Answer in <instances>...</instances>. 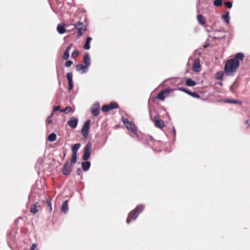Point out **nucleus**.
<instances>
[{"instance_id": "nucleus-32", "label": "nucleus", "mask_w": 250, "mask_h": 250, "mask_svg": "<svg viewBox=\"0 0 250 250\" xmlns=\"http://www.w3.org/2000/svg\"><path fill=\"white\" fill-rule=\"evenodd\" d=\"M69 52L64 51L63 52V59L64 60H67L69 58Z\"/></svg>"}, {"instance_id": "nucleus-36", "label": "nucleus", "mask_w": 250, "mask_h": 250, "mask_svg": "<svg viewBox=\"0 0 250 250\" xmlns=\"http://www.w3.org/2000/svg\"><path fill=\"white\" fill-rule=\"evenodd\" d=\"M78 54H79L78 51L76 49H75L74 50H73V51L72 52V53L71 54V57L72 58H74L78 56Z\"/></svg>"}, {"instance_id": "nucleus-25", "label": "nucleus", "mask_w": 250, "mask_h": 250, "mask_svg": "<svg viewBox=\"0 0 250 250\" xmlns=\"http://www.w3.org/2000/svg\"><path fill=\"white\" fill-rule=\"evenodd\" d=\"M108 105L110 110L113 109L119 108V107L118 104L114 102L110 103Z\"/></svg>"}, {"instance_id": "nucleus-2", "label": "nucleus", "mask_w": 250, "mask_h": 250, "mask_svg": "<svg viewBox=\"0 0 250 250\" xmlns=\"http://www.w3.org/2000/svg\"><path fill=\"white\" fill-rule=\"evenodd\" d=\"M144 209V206L143 205L137 206L132 211L129 212L128 215V218L126 219V223L129 224L130 220H135L139 214L141 213Z\"/></svg>"}, {"instance_id": "nucleus-13", "label": "nucleus", "mask_w": 250, "mask_h": 250, "mask_svg": "<svg viewBox=\"0 0 250 250\" xmlns=\"http://www.w3.org/2000/svg\"><path fill=\"white\" fill-rule=\"evenodd\" d=\"M78 120L76 117H73L67 122V124L72 128H75L78 125Z\"/></svg>"}, {"instance_id": "nucleus-1", "label": "nucleus", "mask_w": 250, "mask_h": 250, "mask_svg": "<svg viewBox=\"0 0 250 250\" xmlns=\"http://www.w3.org/2000/svg\"><path fill=\"white\" fill-rule=\"evenodd\" d=\"M244 59L242 53H237L234 57L227 61L225 65V73L227 76H233L240 65V62Z\"/></svg>"}, {"instance_id": "nucleus-3", "label": "nucleus", "mask_w": 250, "mask_h": 250, "mask_svg": "<svg viewBox=\"0 0 250 250\" xmlns=\"http://www.w3.org/2000/svg\"><path fill=\"white\" fill-rule=\"evenodd\" d=\"M122 121L125 127L132 133V137L138 138V135L137 134V128L135 125L132 122L128 121V120L124 117L122 118Z\"/></svg>"}, {"instance_id": "nucleus-15", "label": "nucleus", "mask_w": 250, "mask_h": 250, "mask_svg": "<svg viewBox=\"0 0 250 250\" xmlns=\"http://www.w3.org/2000/svg\"><path fill=\"white\" fill-rule=\"evenodd\" d=\"M155 125L156 127L162 128L164 126V123L162 120L157 119V117H154Z\"/></svg>"}, {"instance_id": "nucleus-49", "label": "nucleus", "mask_w": 250, "mask_h": 250, "mask_svg": "<svg viewBox=\"0 0 250 250\" xmlns=\"http://www.w3.org/2000/svg\"><path fill=\"white\" fill-rule=\"evenodd\" d=\"M54 112H53V110L49 117L51 118L54 115Z\"/></svg>"}, {"instance_id": "nucleus-20", "label": "nucleus", "mask_w": 250, "mask_h": 250, "mask_svg": "<svg viewBox=\"0 0 250 250\" xmlns=\"http://www.w3.org/2000/svg\"><path fill=\"white\" fill-rule=\"evenodd\" d=\"M81 146V145L79 143L74 144L72 147V154H77V151Z\"/></svg>"}, {"instance_id": "nucleus-26", "label": "nucleus", "mask_w": 250, "mask_h": 250, "mask_svg": "<svg viewBox=\"0 0 250 250\" xmlns=\"http://www.w3.org/2000/svg\"><path fill=\"white\" fill-rule=\"evenodd\" d=\"M57 139V136L54 133H52L48 137V140L50 142H54Z\"/></svg>"}, {"instance_id": "nucleus-11", "label": "nucleus", "mask_w": 250, "mask_h": 250, "mask_svg": "<svg viewBox=\"0 0 250 250\" xmlns=\"http://www.w3.org/2000/svg\"><path fill=\"white\" fill-rule=\"evenodd\" d=\"M171 91H172V90L171 89H165L163 90H162L160 92L158 93V94L157 96V98L160 100L163 101L166 97V96H165L164 95Z\"/></svg>"}, {"instance_id": "nucleus-27", "label": "nucleus", "mask_w": 250, "mask_h": 250, "mask_svg": "<svg viewBox=\"0 0 250 250\" xmlns=\"http://www.w3.org/2000/svg\"><path fill=\"white\" fill-rule=\"evenodd\" d=\"M223 20L228 24L229 23V12L227 13L225 15L222 16Z\"/></svg>"}, {"instance_id": "nucleus-42", "label": "nucleus", "mask_w": 250, "mask_h": 250, "mask_svg": "<svg viewBox=\"0 0 250 250\" xmlns=\"http://www.w3.org/2000/svg\"><path fill=\"white\" fill-rule=\"evenodd\" d=\"M37 248V245L35 244H33L31 246L30 250H35Z\"/></svg>"}, {"instance_id": "nucleus-55", "label": "nucleus", "mask_w": 250, "mask_h": 250, "mask_svg": "<svg viewBox=\"0 0 250 250\" xmlns=\"http://www.w3.org/2000/svg\"><path fill=\"white\" fill-rule=\"evenodd\" d=\"M222 1H223V0H221Z\"/></svg>"}, {"instance_id": "nucleus-31", "label": "nucleus", "mask_w": 250, "mask_h": 250, "mask_svg": "<svg viewBox=\"0 0 250 250\" xmlns=\"http://www.w3.org/2000/svg\"><path fill=\"white\" fill-rule=\"evenodd\" d=\"M213 4L215 6H220L222 4V1L221 0H214Z\"/></svg>"}, {"instance_id": "nucleus-38", "label": "nucleus", "mask_w": 250, "mask_h": 250, "mask_svg": "<svg viewBox=\"0 0 250 250\" xmlns=\"http://www.w3.org/2000/svg\"><path fill=\"white\" fill-rule=\"evenodd\" d=\"M46 203H47V207H48L49 208V211H51L52 210V208L51 207V201L50 200H47Z\"/></svg>"}, {"instance_id": "nucleus-23", "label": "nucleus", "mask_w": 250, "mask_h": 250, "mask_svg": "<svg viewBox=\"0 0 250 250\" xmlns=\"http://www.w3.org/2000/svg\"><path fill=\"white\" fill-rule=\"evenodd\" d=\"M57 31L60 34H63L65 32V29L64 26L62 25H61V24H59L57 26Z\"/></svg>"}, {"instance_id": "nucleus-30", "label": "nucleus", "mask_w": 250, "mask_h": 250, "mask_svg": "<svg viewBox=\"0 0 250 250\" xmlns=\"http://www.w3.org/2000/svg\"><path fill=\"white\" fill-rule=\"evenodd\" d=\"M101 109H102V111L104 112H107L110 110L108 104L104 105L102 107Z\"/></svg>"}, {"instance_id": "nucleus-5", "label": "nucleus", "mask_w": 250, "mask_h": 250, "mask_svg": "<svg viewBox=\"0 0 250 250\" xmlns=\"http://www.w3.org/2000/svg\"><path fill=\"white\" fill-rule=\"evenodd\" d=\"M90 121L87 120L83 126L81 133L83 137L85 138H87L88 135L89 130L90 128Z\"/></svg>"}, {"instance_id": "nucleus-22", "label": "nucleus", "mask_w": 250, "mask_h": 250, "mask_svg": "<svg viewBox=\"0 0 250 250\" xmlns=\"http://www.w3.org/2000/svg\"><path fill=\"white\" fill-rule=\"evenodd\" d=\"M186 85L188 86H194L196 84V83L190 78H188L186 81Z\"/></svg>"}, {"instance_id": "nucleus-18", "label": "nucleus", "mask_w": 250, "mask_h": 250, "mask_svg": "<svg viewBox=\"0 0 250 250\" xmlns=\"http://www.w3.org/2000/svg\"><path fill=\"white\" fill-rule=\"evenodd\" d=\"M61 210L62 212L64 213H67L68 210V200H65L62 202L61 207Z\"/></svg>"}, {"instance_id": "nucleus-4", "label": "nucleus", "mask_w": 250, "mask_h": 250, "mask_svg": "<svg viewBox=\"0 0 250 250\" xmlns=\"http://www.w3.org/2000/svg\"><path fill=\"white\" fill-rule=\"evenodd\" d=\"M92 151V144L88 142L84 148V153L83 156V159L84 161L87 160L91 153Z\"/></svg>"}, {"instance_id": "nucleus-17", "label": "nucleus", "mask_w": 250, "mask_h": 250, "mask_svg": "<svg viewBox=\"0 0 250 250\" xmlns=\"http://www.w3.org/2000/svg\"><path fill=\"white\" fill-rule=\"evenodd\" d=\"M225 103H229V104H236L241 105L242 104V102L239 100L231 99H227L224 101Z\"/></svg>"}, {"instance_id": "nucleus-48", "label": "nucleus", "mask_w": 250, "mask_h": 250, "mask_svg": "<svg viewBox=\"0 0 250 250\" xmlns=\"http://www.w3.org/2000/svg\"><path fill=\"white\" fill-rule=\"evenodd\" d=\"M54 112H53V110L49 117L51 118L54 115Z\"/></svg>"}, {"instance_id": "nucleus-51", "label": "nucleus", "mask_w": 250, "mask_h": 250, "mask_svg": "<svg viewBox=\"0 0 250 250\" xmlns=\"http://www.w3.org/2000/svg\"><path fill=\"white\" fill-rule=\"evenodd\" d=\"M172 131H173V134L174 135H175V134H176V130H175V129L174 127L173 128Z\"/></svg>"}, {"instance_id": "nucleus-46", "label": "nucleus", "mask_w": 250, "mask_h": 250, "mask_svg": "<svg viewBox=\"0 0 250 250\" xmlns=\"http://www.w3.org/2000/svg\"><path fill=\"white\" fill-rule=\"evenodd\" d=\"M82 173V170L80 168H78L77 170V174L79 175H80Z\"/></svg>"}, {"instance_id": "nucleus-12", "label": "nucleus", "mask_w": 250, "mask_h": 250, "mask_svg": "<svg viewBox=\"0 0 250 250\" xmlns=\"http://www.w3.org/2000/svg\"><path fill=\"white\" fill-rule=\"evenodd\" d=\"M73 74L72 72H68L66 74V78L68 82V90L71 91L73 88Z\"/></svg>"}, {"instance_id": "nucleus-10", "label": "nucleus", "mask_w": 250, "mask_h": 250, "mask_svg": "<svg viewBox=\"0 0 250 250\" xmlns=\"http://www.w3.org/2000/svg\"><path fill=\"white\" fill-rule=\"evenodd\" d=\"M192 69L194 72H199L201 71V66L200 64V60L199 59H195L194 60Z\"/></svg>"}, {"instance_id": "nucleus-40", "label": "nucleus", "mask_w": 250, "mask_h": 250, "mask_svg": "<svg viewBox=\"0 0 250 250\" xmlns=\"http://www.w3.org/2000/svg\"><path fill=\"white\" fill-rule=\"evenodd\" d=\"M237 87V85H235V83H234L229 87V89L231 91L234 92L235 88Z\"/></svg>"}, {"instance_id": "nucleus-37", "label": "nucleus", "mask_w": 250, "mask_h": 250, "mask_svg": "<svg viewBox=\"0 0 250 250\" xmlns=\"http://www.w3.org/2000/svg\"><path fill=\"white\" fill-rule=\"evenodd\" d=\"M225 5L229 8L232 7V3L229 1H228L225 2Z\"/></svg>"}, {"instance_id": "nucleus-7", "label": "nucleus", "mask_w": 250, "mask_h": 250, "mask_svg": "<svg viewBox=\"0 0 250 250\" xmlns=\"http://www.w3.org/2000/svg\"><path fill=\"white\" fill-rule=\"evenodd\" d=\"M72 165H71L69 162H66L65 163L62 169V172L64 175H68L70 174L72 170Z\"/></svg>"}, {"instance_id": "nucleus-34", "label": "nucleus", "mask_w": 250, "mask_h": 250, "mask_svg": "<svg viewBox=\"0 0 250 250\" xmlns=\"http://www.w3.org/2000/svg\"><path fill=\"white\" fill-rule=\"evenodd\" d=\"M189 95L194 98H199L200 97L198 94L194 92L190 91Z\"/></svg>"}, {"instance_id": "nucleus-54", "label": "nucleus", "mask_w": 250, "mask_h": 250, "mask_svg": "<svg viewBox=\"0 0 250 250\" xmlns=\"http://www.w3.org/2000/svg\"><path fill=\"white\" fill-rule=\"evenodd\" d=\"M219 84L221 85H223V83H220Z\"/></svg>"}, {"instance_id": "nucleus-9", "label": "nucleus", "mask_w": 250, "mask_h": 250, "mask_svg": "<svg viewBox=\"0 0 250 250\" xmlns=\"http://www.w3.org/2000/svg\"><path fill=\"white\" fill-rule=\"evenodd\" d=\"M88 67L86 65H83L82 64L79 63L76 65V70L78 72L81 71L82 73H86L88 71Z\"/></svg>"}, {"instance_id": "nucleus-29", "label": "nucleus", "mask_w": 250, "mask_h": 250, "mask_svg": "<svg viewBox=\"0 0 250 250\" xmlns=\"http://www.w3.org/2000/svg\"><path fill=\"white\" fill-rule=\"evenodd\" d=\"M77 154H72L71 158V162L70 163L72 165L73 164H74L76 161H77Z\"/></svg>"}, {"instance_id": "nucleus-35", "label": "nucleus", "mask_w": 250, "mask_h": 250, "mask_svg": "<svg viewBox=\"0 0 250 250\" xmlns=\"http://www.w3.org/2000/svg\"><path fill=\"white\" fill-rule=\"evenodd\" d=\"M178 89L180 91H183V92H185V93L188 94L189 95L190 91H189V90L187 89V88H185V87H179L178 88Z\"/></svg>"}, {"instance_id": "nucleus-8", "label": "nucleus", "mask_w": 250, "mask_h": 250, "mask_svg": "<svg viewBox=\"0 0 250 250\" xmlns=\"http://www.w3.org/2000/svg\"><path fill=\"white\" fill-rule=\"evenodd\" d=\"M91 112L94 116H97L100 112V104L98 103L94 104L91 107Z\"/></svg>"}, {"instance_id": "nucleus-6", "label": "nucleus", "mask_w": 250, "mask_h": 250, "mask_svg": "<svg viewBox=\"0 0 250 250\" xmlns=\"http://www.w3.org/2000/svg\"><path fill=\"white\" fill-rule=\"evenodd\" d=\"M75 27L78 30V36L81 37L83 35V31H85L86 28L83 23L81 22H77L74 24Z\"/></svg>"}, {"instance_id": "nucleus-14", "label": "nucleus", "mask_w": 250, "mask_h": 250, "mask_svg": "<svg viewBox=\"0 0 250 250\" xmlns=\"http://www.w3.org/2000/svg\"><path fill=\"white\" fill-rule=\"evenodd\" d=\"M83 63L85 65L89 67L91 65V59L88 53H85L83 56Z\"/></svg>"}, {"instance_id": "nucleus-44", "label": "nucleus", "mask_w": 250, "mask_h": 250, "mask_svg": "<svg viewBox=\"0 0 250 250\" xmlns=\"http://www.w3.org/2000/svg\"><path fill=\"white\" fill-rule=\"evenodd\" d=\"M206 30L208 32H210L211 31V27L209 26H206Z\"/></svg>"}, {"instance_id": "nucleus-50", "label": "nucleus", "mask_w": 250, "mask_h": 250, "mask_svg": "<svg viewBox=\"0 0 250 250\" xmlns=\"http://www.w3.org/2000/svg\"><path fill=\"white\" fill-rule=\"evenodd\" d=\"M54 112H53V110L49 117L51 118L54 115Z\"/></svg>"}, {"instance_id": "nucleus-45", "label": "nucleus", "mask_w": 250, "mask_h": 250, "mask_svg": "<svg viewBox=\"0 0 250 250\" xmlns=\"http://www.w3.org/2000/svg\"><path fill=\"white\" fill-rule=\"evenodd\" d=\"M37 162L40 164H42V163L43 162V158L42 157L38 158Z\"/></svg>"}, {"instance_id": "nucleus-52", "label": "nucleus", "mask_w": 250, "mask_h": 250, "mask_svg": "<svg viewBox=\"0 0 250 250\" xmlns=\"http://www.w3.org/2000/svg\"><path fill=\"white\" fill-rule=\"evenodd\" d=\"M246 124L250 125V119L248 120H247Z\"/></svg>"}, {"instance_id": "nucleus-53", "label": "nucleus", "mask_w": 250, "mask_h": 250, "mask_svg": "<svg viewBox=\"0 0 250 250\" xmlns=\"http://www.w3.org/2000/svg\"><path fill=\"white\" fill-rule=\"evenodd\" d=\"M222 30H216V32H222ZM223 32H224V31H223Z\"/></svg>"}, {"instance_id": "nucleus-47", "label": "nucleus", "mask_w": 250, "mask_h": 250, "mask_svg": "<svg viewBox=\"0 0 250 250\" xmlns=\"http://www.w3.org/2000/svg\"><path fill=\"white\" fill-rule=\"evenodd\" d=\"M46 123L47 124H51L52 123V121L51 120V118L48 117L47 118Z\"/></svg>"}, {"instance_id": "nucleus-24", "label": "nucleus", "mask_w": 250, "mask_h": 250, "mask_svg": "<svg viewBox=\"0 0 250 250\" xmlns=\"http://www.w3.org/2000/svg\"><path fill=\"white\" fill-rule=\"evenodd\" d=\"M224 75L223 71H218L216 73L215 78L217 80H223Z\"/></svg>"}, {"instance_id": "nucleus-21", "label": "nucleus", "mask_w": 250, "mask_h": 250, "mask_svg": "<svg viewBox=\"0 0 250 250\" xmlns=\"http://www.w3.org/2000/svg\"><path fill=\"white\" fill-rule=\"evenodd\" d=\"M197 19L199 24L204 25L206 23L205 18L202 15H198Z\"/></svg>"}, {"instance_id": "nucleus-28", "label": "nucleus", "mask_w": 250, "mask_h": 250, "mask_svg": "<svg viewBox=\"0 0 250 250\" xmlns=\"http://www.w3.org/2000/svg\"><path fill=\"white\" fill-rule=\"evenodd\" d=\"M71 111L73 112L72 107L70 106H67L64 109L60 110L61 112H63L65 114H67L69 112H71Z\"/></svg>"}, {"instance_id": "nucleus-19", "label": "nucleus", "mask_w": 250, "mask_h": 250, "mask_svg": "<svg viewBox=\"0 0 250 250\" xmlns=\"http://www.w3.org/2000/svg\"><path fill=\"white\" fill-rule=\"evenodd\" d=\"M91 40H92V38H91L90 37H88L86 38L85 44L83 46V48L84 49L88 50L90 49V42L91 41Z\"/></svg>"}, {"instance_id": "nucleus-16", "label": "nucleus", "mask_w": 250, "mask_h": 250, "mask_svg": "<svg viewBox=\"0 0 250 250\" xmlns=\"http://www.w3.org/2000/svg\"><path fill=\"white\" fill-rule=\"evenodd\" d=\"M81 165L83 170L84 171H86L90 168V162L86 160V161L82 162Z\"/></svg>"}, {"instance_id": "nucleus-33", "label": "nucleus", "mask_w": 250, "mask_h": 250, "mask_svg": "<svg viewBox=\"0 0 250 250\" xmlns=\"http://www.w3.org/2000/svg\"><path fill=\"white\" fill-rule=\"evenodd\" d=\"M38 211V209L37 208L36 206L35 205L32 208H31L30 210V212L31 213L35 214Z\"/></svg>"}, {"instance_id": "nucleus-39", "label": "nucleus", "mask_w": 250, "mask_h": 250, "mask_svg": "<svg viewBox=\"0 0 250 250\" xmlns=\"http://www.w3.org/2000/svg\"><path fill=\"white\" fill-rule=\"evenodd\" d=\"M73 64V62L71 61H67L65 63V65L67 67H70Z\"/></svg>"}, {"instance_id": "nucleus-43", "label": "nucleus", "mask_w": 250, "mask_h": 250, "mask_svg": "<svg viewBox=\"0 0 250 250\" xmlns=\"http://www.w3.org/2000/svg\"><path fill=\"white\" fill-rule=\"evenodd\" d=\"M59 110H61L60 109V106L59 105H57V106H56L54 107V109H53V112H55L56 111H58Z\"/></svg>"}, {"instance_id": "nucleus-41", "label": "nucleus", "mask_w": 250, "mask_h": 250, "mask_svg": "<svg viewBox=\"0 0 250 250\" xmlns=\"http://www.w3.org/2000/svg\"><path fill=\"white\" fill-rule=\"evenodd\" d=\"M72 44H69L65 49L64 51L69 52L70 50L71 49V47H72Z\"/></svg>"}]
</instances>
